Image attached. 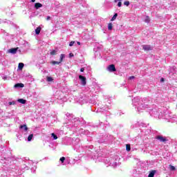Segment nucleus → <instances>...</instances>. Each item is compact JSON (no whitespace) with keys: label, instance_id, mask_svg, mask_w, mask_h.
<instances>
[{"label":"nucleus","instance_id":"obj_1","mask_svg":"<svg viewBox=\"0 0 177 177\" xmlns=\"http://www.w3.org/2000/svg\"><path fill=\"white\" fill-rule=\"evenodd\" d=\"M15 167L12 168V172L15 173L14 176H19L23 175L26 171L30 169V167L34 164L32 160H30L26 158H15Z\"/></svg>","mask_w":177,"mask_h":177},{"label":"nucleus","instance_id":"obj_2","mask_svg":"<svg viewBox=\"0 0 177 177\" xmlns=\"http://www.w3.org/2000/svg\"><path fill=\"white\" fill-rule=\"evenodd\" d=\"M150 103H151L150 98L147 97L140 98V97H136L132 100V106L137 109L138 113H142V110L149 109Z\"/></svg>","mask_w":177,"mask_h":177},{"label":"nucleus","instance_id":"obj_3","mask_svg":"<svg viewBox=\"0 0 177 177\" xmlns=\"http://www.w3.org/2000/svg\"><path fill=\"white\" fill-rule=\"evenodd\" d=\"M5 153H6V148L5 147H0V162L3 164L4 167L10 162V158L6 157Z\"/></svg>","mask_w":177,"mask_h":177},{"label":"nucleus","instance_id":"obj_4","mask_svg":"<svg viewBox=\"0 0 177 177\" xmlns=\"http://www.w3.org/2000/svg\"><path fill=\"white\" fill-rule=\"evenodd\" d=\"M69 115H70V118H68V125H71V123H72V127H77L84 121V119L82 118H73V115H71V114H69Z\"/></svg>","mask_w":177,"mask_h":177},{"label":"nucleus","instance_id":"obj_5","mask_svg":"<svg viewBox=\"0 0 177 177\" xmlns=\"http://www.w3.org/2000/svg\"><path fill=\"white\" fill-rule=\"evenodd\" d=\"M109 165H111L112 167H113V168H115V167H118V165H120V157L115 156L113 160H111V162H110Z\"/></svg>","mask_w":177,"mask_h":177},{"label":"nucleus","instance_id":"obj_6","mask_svg":"<svg viewBox=\"0 0 177 177\" xmlns=\"http://www.w3.org/2000/svg\"><path fill=\"white\" fill-rule=\"evenodd\" d=\"M79 100L81 104H84V103H91V100H89V97L85 95H80Z\"/></svg>","mask_w":177,"mask_h":177},{"label":"nucleus","instance_id":"obj_7","mask_svg":"<svg viewBox=\"0 0 177 177\" xmlns=\"http://www.w3.org/2000/svg\"><path fill=\"white\" fill-rule=\"evenodd\" d=\"M19 129H21L24 133V135L26 136L25 138H27V133H28V127H27L26 124H23L19 127Z\"/></svg>","mask_w":177,"mask_h":177},{"label":"nucleus","instance_id":"obj_8","mask_svg":"<svg viewBox=\"0 0 177 177\" xmlns=\"http://www.w3.org/2000/svg\"><path fill=\"white\" fill-rule=\"evenodd\" d=\"M79 80H80V84L82 86H85V85H86V77H85V76L80 75Z\"/></svg>","mask_w":177,"mask_h":177},{"label":"nucleus","instance_id":"obj_9","mask_svg":"<svg viewBox=\"0 0 177 177\" xmlns=\"http://www.w3.org/2000/svg\"><path fill=\"white\" fill-rule=\"evenodd\" d=\"M156 139H157V140H159L162 143H167V142H168V139H167V137H164L162 136H156Z\"/></svg>","mask_w":177,"mask_h":177},{"label":"nucleus","instance_id":"obj_10","mask_svg":"<svg viewBox=\"0 0 177 177\" xmlns=\"http://www.w3.org/2000/svg\"><path fill=\"white\" fill-rule=\"evenodd\" d=\"M78 143H80V138H76L75 141H73V145H75V150H76V151L80 152V149H78V147H80V146H78Z\"/></svg>","mask_w":177,"mask_h":177},{"label":"nucleus","instance_id":"obj_11","mask_svg":"<svg viewBox=\"0 0 177 177\" xmlns=\"http://www.w3.org/2000/svg\"><path fill=\"white\" fill-rule=\"evenodd\" d=\"M107 70L108 71H109V73H114L115 71H117V69H115V66L114 64H111L107 67Z\"/></svg>","mask_w":177,"mask_h":177},{"label":"nucleus","instance_id":"obj_12","mask_svg":"<svg viewBox=\"0 0 177 177\" xmlns=\"http://www.w3.org/2000/svg\"><path fill=\"white\" fill-rule=\"evenodd\" d=\"M58 95H59V96L57 97L58 100H62V102H64V93L59 91Z\"/></svg>","mask_w":177,"mask_h":177},{"label":"nucleus","instance_id":"obj_13","mask_svg":"<svg viewBox=\"0 0 177 177\" xmlns=\"http://www.w3.org/2000/svg\"><path fill=\"white\" fill-rule=\"evenodd\" d=\"M142 49H144V50H153V47L150 45H143Z\"/></svg>","mask_w":177,"mask_h":177},{"label":"nucleus","instance_id":"obj_14","mask_svg":"<svg viewBox=\"0 0 177 177\" xmlns=\"http://www.w3.org/2000/svg\"><path fill=\"white\" fill-rule=\"evenodd\" d=\"M100 111H109V110H110V106H102L100 108Z\"/></svg>","mask_w":177,"mask_h":177},{"label":"nucleus","instance_id":"obj_15","mask_svg":"<svg viewBox=\"0 0 177 177\" xmlns=\"http://www.w3.org/2000/svg\"><path fill=\"white\" fill-rule=\"evenodd\" d=\"M17 52V48H11L8 50V53H12V55H15Z\"/></svg>","mask_w":177,"mask_h":177},{"label":"nucleus","instance_id":"obj_16","mask_svg":"<svg viewBox=\"0 0 177 177\" xmlns=\"http://www.w3.org/2000/svg\"><path fill=\"white\" fill-rule=\"evenodd\" d=\"M14 88H24V84L23 83L15 84Z\"/></svg>","mask_w":177,"mask_h":177},{"label":"nucleus","instance_id":"obj_17","mask_svg":"<svg viewBox=\"0 0 177 177\" xmlns=\"http://www.w3.org/2000/svg\"><path fill=\"white\" fill-rule=\"evenodd\" d=\"M122 0H114L115 3H117L118 2V8H121L122 6V3L121 2Z\"/></svg>","mask_w":177,"mask_h":177},{"label":"nucleus","instance_id":"obj_18","mask_svg":"<svg viewBox=\"0 0 177 177\" xmlns=\"http://www.w3.org/2000/svg\"><path fill=\"white\" fill-rule=\"evenodd\" d=\"M17 102H19V103H21V104H26V103L27 102V100L23 98H20V99H18Z\"/></svg>","mask_w":177,"mask_h":177},{"label":"nucleus","instance_id":"obj_19","mask_svg":"<svg viewBox=\"0 0 177 177\" xmlns=\"http://www.w3.org/2000/svg\"><path fill=\"white\" fill-rule=\"evenodd\" d=\"M156 170H152L149 172L148 177H154V175H156Z\"/></svg>","mask_w":177,"mask_h":177},{"label":"nucleus","instance_id":"obj_20","mask_svg":"<svg viewBox=\"0 0 177 177\" xmlns=\"http://www.w3.org/2000/svg\"><path fill=\"white\" fill-rule=\"evenodd\" d=\"M1 177H10V176L6 171H2Z\"/></svg>","mask_w":177,"mask_h":177},{"label":"nucleus","instance_id":"obj_21","mask_svg":"<svg viewBox=\"0 0 177 177\" xmlns=\"http://www.w3.org/2000/svg\"><path fill=\"white\" fill-rule=\"evenodd\" d=\"M35 9H39V8H42V4H41L40 3H35Z\"/></svg>","mask_w":177,"mask_h":177},{"label":"nucleus","instance_id":"obj_22","mask_svg":"<svg viewBox=\"0 0 177 177\" xmlns=\"http://www.w3.org/2000/svg\"><path fill=\"white\" fill-rule=\"evenodd\" d=\"M41 32V27H37L36 29H35V34L37 35H39V33Z\"/></svg>","mask_w":177,"mask_h":177},{"label":"nucleus","instance_id":"obj_23","mask_svg":"<svg viewBox=\"0 0 177 177\" xmlns=\"http://www.w3.org/2000/svg\"><path fill=\"white\" fill-rule=\"evenodd\" d=\"M33 138H34V134H30L28 136V142H31V140H32Z\"/></svg>","mask_w":177,"mask_h":177},{"label":"nucleus","instance_id":"obj_24","mask_svg":"<svg viewBox=\"0 0 177 177\" xmlns=\"http://www.w3.org/2000/svg\"><path fill=\"white\" fill-rule=\"evenodd\" d=\"M24 67V63H19L18 65V68L19 70H23V68Z\"/></svg>","mask_w":177,"mask_h":177},{"label":"nucleus","instance_id":"obj_25","mask_svg":"<svg viewBox=\"0 0 177 177\" xmlns=\"http://www.w3.org/2000/svg\"><path fill=\"white\" fill-rule=\"evenodd\" d=\"M118 16V14L115 13L114 15L113 16V17L111 18V21H114V20H115V19H117Z\"/></svg>","mask_w":177,"mask_h":177},{"label":"nucleus","instance_id":"obj_26","mask_svg":"<svg viewBox=\"0 0 177 177\" xmlns=\"http://www.w3.org/2000/svg\"><path fill=\"white\" fill-rule=\"evenodd\" d=\"M66 57V55L64 54H61L60 57H59V62L62 63L63 62V59Z\"/></svg>","mask_w":177,"mask_h":177},{"label":"nucleus","instance_id":"obj_27","mask_svg":"<svg viewBox=\"0 0 177 177\" xmlns=\"http://www.w3.org/2000/svg\"><path fill=\"white\" fill-rule=\"evenodd\" d=\"M108 30H109V31H111V30H113V24L109 23V24H108Z\"/></svg>","mask_w":177,"mask_h":177},{"label":"nucleus","instance_id":"obj_28","mask_svg":"<svg viewBox=\"0 0 177 177\" xmlns=\"http://www.w3.org/2000/svg\"><path fill=\"white\" fill-rule=\"evenodd\" d=\"M169 169L170 171H175L176 168L174 166H172L171 165H169Z\"/></svg>","mask_w":177,"mask_h":177},{"label":"nucleus","instance_id":"obj_29","mask_svg":"<svg viewBox=\"0 0 177 177\" xmlns=\"http://www.w3.org/2000/svg\"><path fill=\"white\" fill-rule=\"evenodd\" d=\"M145 23H150V17L149 16H146L145 19Z\"/></svg>","mask_w":177,"mask_h":177},{"label":"nucleus","instance_id":"obj_30","mask_svg":"<svg viewBox=\"0 0 177 177\" xmlns=\"http://www.w3.org/2000/svg\"><path fill=\"white\" fill-rule=\"evenodd\" d=\"M60 63H62L60 61L57 62V61H53L51 62V64H53V66H55V64H60Z\"/></svg>","mask_w":177,"mask_h":177},{"label":"nucleus","instance_id":"obj_31","mask_svg":"<svg viewBox=\"0 0 177 177\" xmlns=\"http://www.w3.org/2000/svg\"><path fill=\"white\" fill-rule=\"evenodd\" d=\"M51 136L52 138H53L54 140H56L57 139V136H56V134H55L54 133H51Z\"/></svg>","mask_w":177,"mask_h":177},{"label":"nucleus","instance_id":"obj_32","mask_svg":"<svg viewBox=\"0 0 177 177\" xmlns=\"http://www.w3.org/2000/svg\"><path fill=\"white\" fill-rule=\"evenodd\" d=\"M126 150L127 151H131V145H126Z\"/></svg>","mask_w":177,"mask_h":177},{"label":"nucleus","instance_id":"obj_33","mask_svg":"<svg viewBox=\"0 0 177 177\" xmlns=\"http://www.w3.org/2000/svg\"><path fill=\"white\" fill-rule=\"evenodd\" d=\"M50 55H51L52 56H55V55H56V50H53L50 51Z\"/></svg>","mask_w":177,"mask_h":177},{"label":"nucleus","instance_id":"obj_34","mask_svg":"<svg viewBox=\"0 0 177 177\" xmlns=\"http://www.w3.org/2000/svg\"><path fill=\"white\" fill-rule=\"evenodd\" d=\"M65 160H66V158L65 157H62L59 159V161H61L62 164H63V162H64Z\"/></svg>","mask_w":177,"mask_h":177},{"label":"nucleus","instance_id":"obj_35","mask_svg":"<svg viewBox=\"0 0 177 177\" xmlns=\"http://www.w3.org/2000/svg\"><path fill=\"white\" fill-rule=\"evenodd\" d=\"M9 106L16 104V101H12L8 102Z\"/></svg>","mask_w":177,"mask_h":177},{"label":"nucleus","instance_id":"obj_36","mask_svg":"<svg viewBox=\"0 0 177 177\" xmlns=\"http://www.w3.org/2000/svg\"><path fill=\"white\" fill-rule=\"evenodd\" d=\"M31 165H34V163L32 165H30L29 168H31L32 172V171H33V172L35 171V169H37V167H31Z\"/></svg>","mask_w":177,"mask_h":177},{"label":"nucleus","instance_id":"obj_37","mask_svg":"<svg viewBox=\"0 0 177 177\" xmlns=\"http://www.w3.org/2000/svg\"><path fill=\"white\" fill-rule=\"evenodd\" d=\"M47 81L48 82H52V81H53V78H52L51 77H47Z\"/></svg>","mask_w":177,"mask_h":177},{"label":"nucleus","instance_id":"obj_38","mask_svg":"<svg viewBox=\"0 0 177 177\" xmlns=\"http://www.w3.org/2000/svg\"><path fill=\"white\" fill-rule=\"evenodd\" d=\"M75 44V41H72L69 43V46H74V44Z\"/></svg>","mask_w":177,"mask_h":177},{"label":"nucleus","instance_id":"obj_39","mask_svg":"<svg viewBox=\"0 0 177 177\" xmlns=\"http://www.w3.org/2000/svg\"><path fill=\"white\" fill-rule=\"evenodd\" d=\"M124 5L125 6H129V1H124Z\"/></svg>","mask_w":177,"mask_h":177},{"label":"nucleus","instance_id":"obj_40","mask_svg":"<svg viewBox=\"0 0 177 177\" xmlns=\"http://www.w3.org/2000/svg\"><path fill=\"white\" fill-rule=\"evenodd\" d=\"M149 111H150L149 113H150V114H151V115H153V114H154V111H153V109H149Z\"/></svg>","mask_w":177,"mask_h":177},{"label":"nucleus","instance_id":"obj_41","mask_svg":"<svg viewBox=\"0 0 177 177\" xmlns=\"http://www.w3.org/2000/svg\"><path fill=\"white\" fill-rule=\"evenodd\" d=\"M3 32L4 33V35H6V37H8V33L6 32L5 30H3Z\"/></svg>","mask_w":177,"mask_h":177},{"label":"nucleus","instance_id":"obj_42","mask_svg":"<svg viewBox=\"0 0 177 177\" xmlns=\"http://www.w3.org/2000/svg\"><path fill=\"white\" fill-rule=\"evenodd\" d=\"M69 57H74V54H73L72 53H71L69 54Z\"/></svg>","mask_w":177,"mask_h":177},{"label":"nucleus","instance_id":"obj_43","mask_svg":"<svg viewBox=\"0 0 177 177\" xmlns=\"http://www.w3.org/2000/svg\"><path fill=\"white\" fill-rule=\"evenodd\" d=\"M135 79V76H131L129 77V80H134Z\"/></svg>","mask_w":177,"mask_h":177},{"label":"nucleus","instance_id":"obj_44","mask_svg":"<svg viewBox=\"0 0 177 177\" xmlns=\"http://www.w3.org/2000/svg\"><path fill=\"white\" fill-rule=\"evenodd\" d=\"M80 71H81V73H84V71H85V68H82L80 69Z\"/></svg>","mask_w":177,"mask_h":177},{"label":"nucleus","instance_id":"obj_45","mask_svg":"<svg viewBox=\"0 0 177 177\" xmlns=\"http://www.w3.org/2000/svg\"><path fill=\"white\" fill-rule=\"evenodd\" d=\"M160 82H164V78L162 77V78L160 79Z\"/></svg>","mask_w":177,"mask_h":177},{"label":"nucleus","instance_id":"obj_46","mask_svg":"<svg viewBox=\"0 0 177 177\" xmlns=\"http://www.w3.org/2000/svg\"><path fill=\"white\" fill-rule=\"evenodd\" d=\"M46 20H50V17H47Z\"/></svg>","mask_w":177,"mask_h":177},{"label":"nucleus","instance_id":"obj_47","mask_svg":"<svg viewBox=\"0 0 177 177\" xmlns=\"http://www.w3.org/2000/svg\"><path fill=\"white\" fill-rule=\"evenodd\" d=\"M85 133H86V135H88V133H89V131H85Z\"/></svg>","mask_w":177,"mask_h":177},{"label":"nucleus","instance_id":"obj_48","mask_svg":"<svg viewBox=\"0 0 177 177\" xmlns=\"http://www.w3.org/2000/svg\"><path fill=\"white\" fill-rule=\"evenodd\" d=\"M77 44L78 45H81V42H80V41H77Z\"/></svg>","mask_w":177,"mask_h":177},{"label":"nucleus","instance_id":"obj_49","mask_svg":"<svg viewBox=\"0 0 177 177\" xmlns=\"http://www.w3.org/2000/svg\"><path fill=\"white\" fill-rule=\"evenodd\" d=\"M31 2H35V0H31Z\"/></svg>","mask_w":177,"mask_h":177},{"label":"nucleus","instance_id":"obj_50","mask_svg":"<svg viewBox=\"0 0 177 177\" xmlns=\"http://www.w3.org/2000/svg\"><path fill=\"white\" fill-rule=\"evenodd\" d=\"M111 139H112V140H113V136H111Z\"/></svg>","mask_w":177,"mask_h":177}]
</instances>
